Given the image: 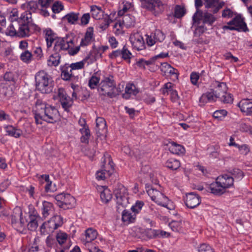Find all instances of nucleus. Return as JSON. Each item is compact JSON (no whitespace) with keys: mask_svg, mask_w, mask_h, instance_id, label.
I'll return each instance as SVG.
<instances>
[{"mask_svg":"<svg viewBox=\"0 0 252 252\" xmlns=\"http://www.w3.org/2000/svg\"><path fill=\"white\" fill-rule=\"evenodd\" d=\"M34 118L37 124H42V120L53 123L58 119L59 112L54 107L41 99H37L34 107Z\"/></svg>","mask_w":252,"mask_h":252,"instance_id":"nucleus-1","label":"nucleus"},{"mask_svg":"<svg viewBox=\"0 0 252 252\" xmlns=\"http://www.w3.org/2000/svg\"><path fill=\"white\" fill-rule=\"evenodd\" d=\"M193 25L194 28V34L200 35L207 30L206 25L211 26L215 21L216 18L211 13L202 12L197 10L192 17Z\"/></svg>","mask_w":252,"mask_h":252,"instance_id":"nucleus-2","label":"nucleus"},{"mask_svg":"<svg viewBox=\"0 0 252 252\" xmlns=\"http://www.w3.org/2000/svg\"><path fill=\"white\" fill-rule=\"evenodd\" d=\"M39 30V27L32 23V17L30 13L24 12L21 14L17 30V37L21 38L29 37L34 32H38Z\"/></svg>","mask_w":252,"mask_h":252,"instance_id":"nucleus-3","label":"nucleus"},{"mask_svg":"<svg viewBox=\"0 0 252 252\" xmlns=\"http://www.w3.org/2000/svg\"><path fill=\"white\" fill-rule=\"evenodd\" d=\"M234 179L231 175L225 174L220 176L216 181L209 185L208 188L211 193L216 195H221L233 186Z\"/></svg>","mask_w":252,"mask_h":252,"instance_id":"nucleus-4","label":"nucleus"},{"mask_svg":"<svg viewBox=\"0 0 252 252\" xmlns=\"http://www.w3.org/2000/svg\"><path fill=\"white\" fill-rule=\"evenodd\" d=\"M97 90L103 99H104L103 97L104 96L113 98L119 95L121 92L120 86H116L113 77H106L102 80L99 84Z\"/></svg>","mask_w":252,"mask_h":252,"instance_id":"nucleus-5","label":"nucleus"},{"mask_svg":"<svg viewBox=\"0 0 252 252\" xmlns=\"http://www.w3.org/2000/svg\"><path fill=\"white\" fill-rule=\"evenodd\" d=\"M36 89L43 94L52 92L54 82L52 77L44 70L38 71L35 76Z\"/></svg>","mask_w":252,"mask_h":252,"instance_id":"nucleus-6","label":"nucleus"},{"mask_svg":"<svg viewBox=\"0 0 252 252\" xmlns=\"http://www.w3.org/2000/svg\"><path fill=\"white\" fill-rule=\"evenodd\" d=\"M73 39L72 37H58L54 43L53 51L60 54L62 51L68 50L70 55L76 54L80 50V46L73 48Z\"/></svg>","mask_w":252,"mask_h":252,"instance_id":"nucleus-7","label":"nucleus"},{"mask_svg":"<svg viewBox=\"0 0 252 252\" xmlns=\"http://www.w3.org/2000/svg\"><path fill=\"white\" fill-rule=\"evenodd\" d=\"M141 7L157 16L164 10V4L160 0H140Z\"/></svg>","mask_w":252,"mask_h":252,"instance_id":"nucleus-8","label":"nucleus"},{"mask_svg":"<svg viewBox=\"0 0 252 252\" xmlns=\"http://www.w3.org/2000/svg\"><path fill=\"white\" fill-rule=\"evenodd\" d=\"M54 99H59L62 108L66 112L69 111L70 108L72 106L73 101L69 96H68L64 90L60 88L57 91H55L53 95Z\"/></svg>","mask_w":252,"mask_h":252,"instance_id":"nucleus-9","label":"nucleus"},{"mask_svg":"<svg viewBox=\"0 0 252 252\" xmlns=\"http://www.w3.org/2000/svg\"><path fill=\"white\" fill-rule=\"evenodd\" d=\"M58 205L64 209L72 208L75 203V198L69 194H59L55 196Z\"/></svg>","mask_w":252,"mask_h":252,"instance_id":"nucleus-10","label":"nucleus"},{"mask_svg":"<svg viewBox=\"0 0 252 252\" xmlns=\"http://www.w3.org/2000/svg\"><path fill=\"white\" fill-rule=\"evenodd\" d=\"M147 193L152 200L156 203L169 209L167 207L169 202L168 199L162 193L153 188L149 189L147 190Z\"/></svg>","mask_w":252,"mask_h":252,"instance_id":"nucleus-11","label":"nucleus"},{"mask_svg":"<svg viewBox=\"0 0 252 252\" xmlns=\"http://www.w3.org/2000/svg\"><path fill=\"white\" fill-rule=\"evenodd\" d=\"M214 86H217V92H218V98H220L221 101L224 103H231L233 101L231 95L227 93V87L226 84L223 82L215 81Z\"/></svg>","mask_w":252,"mask_h":252,"instance_id":"nucleus-12","label":"nucleus"},{"mask_svg":"<svg viewBox=\"0 0 252 252\" xmlns=\"http://www.w3.org/2000/svg\"><path fill=\"white\" fill-rule=\"evenodd\" d=\"M223 29L246 31L247 26L243 18L240 15H237L226 25L224 26Z\"/></svg>","mask_w":252,"mask_h":252,"instance_id":"nucleus-13","label":"nucleus"},{"mask_svg":"<svg viewBox=\"0 0 252 252\" xmlns=\"http://www.w3.org/2000/svg\"><path fill=\"white\" fill-rule=\"evenodd\" d=\"M114 192L117 203L122 206H126L128 203V194L126 189L123 185H119Z\"/></svg>","mask_w":252,"mask_h":252,"instance_id":"nucleus-14","label":"nucleus"},{"mask_svg":"<svg viewBox=\"0 0 252 252\" xmlns=\"http://www.w3.org/2000/svg\"><path fill=\"white\" fill-rule=\"evenodd\" d=\"M129 40L132 47L137 50L145 48V42L142 36L139 32H133L129 37Z\"/></svg>","mask_w":252,"mask_h":252,"instance_id":"nucleus-15","label":"nucleus"},{"mask_svg":"<svg viewBox=\"0 0 252 252\" xmlns=\"http://www.w3.org/2000/svg\"><path fill=\"white\" fill-rule=\"evenodd\" d=\"M213 87L215 90H211L210 92H207L203 94L199 98V105L200 106L204 105L205 104L215 101L218 98V94L217 92V86H214L213 83Z\"/></svg>","mask_w":252,"mask_h":252,"instance_id":"nucleus-16","label":"nucleus"},{"mask_svg":"<svg viewBox=\"0 0 252 252\" xmlns=\"http://www.w3.org/2000/svg\"><path fill=\"white\" fill-rule=\"evenodd\" d=\"M237 105L244 114L246 116L252 115V99H243Z\"/></svg>","mask_w":252,"mask_h":252,"instance_id":"nucleus-17","label":"nucleus"},{"mask_svg":"<svg viewBox=\"0 0 252 252\" xmlns=\"http://www.w3.org/2000/svg\"><path fill=\"white\" fill-rule=\"evenodd\" d=\"M97 234L96 230L92 228H88L85 231V238L81 240V242L86 248H87L90 245L91 242L96 238Z\"/></svg>","mask_w":252,"mask_h":252,"instance_id":"nucleus-18","label":"nucleus"},{"mask_svg":"<svg viewBox=\"0 0 252 252\" xmlns=\"http://www.w3.org/2000/svg\"><path fill=\"white\" fill-rule=\"evenodd\" d=\"M185 200L186 206L189 208H194L201 203L200 197L193 192L187 193Z\"/></svg>","mask_w":252,"mask_h":252,"instance_id":"nucleus-19","label":"nucleus"},{"mask_svg":"<svg viewBox=\"0 0 252 252\" xmlns=\"http://www.w3.org/2000/svg\"><path fill=\"white\" fill-rule=\"evenodd\" d=\"M94 40V28L91 27H89L87 29L84 37L82 38L79 46L80 47L87 46L91 44Z\"/></svg>","mask_w":252,"mask_h":252,"instance_id":"nucleus-20","label":"nucleus"},{"mask_svg":"<svg viewBox=\"0 0 252 252\" xmlns=\"http://www.w3.org/2000/svg\"><path fill=\"white\" fill-rule=\"evenodd\" d=\"M38 2L37 3L35 1L31 0L22 4L21 6V8L24 10V12H27L30 13L32 15V13L38 11L40 13V7L38 6Z\"/></svg>","mask_w":252,"mask_h":252,"instance_id":"nucleus-21","label":"nucleus"},{"mask_svg":"<svg viewBox=\"0 0 252 252\" xmlns=\"http://www.w3.org/2000/svg\"><path fill=\"white\" fill-rule=\"evenodd\" d=\"M38 1L40 8V14L44 17L49 16L50 14L48 9H50L53 0H38Z\"/></svg>","mask_w":252,"mask_h":252,"instance_id":"nucleus-22","label":"nucleus"},{"mask_svg":"<svg viewBox=\"0 0 252 252\" xmlns=\"http://www.w3.org/2000/svg\"><path fill=\"white\" fill-rule=\"evenodd\" d=\"M43 33L45 34L47 47L48 48H49L52 47L53 43L55 42L56 39L58 37L53 31L49 28L45 29L43 31Z\"/></svg>","mask_w":252,"mask_h":252,"instance_id":"nucleus-23","label":"nucleus"},{"mask_svg":"<svg viewBox=\"0 0 252 252\" xmlns=\"http://www.w3.org/2000/svg\"><path fill=\"white\" fill-rule=\"evenodd\" d=\"M60 224L56 223V221H44L41 226V232L45 234L53 232L58 228Z\"/></svg>","mask_w":252,"mask_h":252,"instance_id":"nucleus-24","label":"nucleus"},{"mask_svg":"<svg viewBox=\"0 0 252 252\" xmlns=\"http://www.w3.org/2000/svg\"><path fill=\"white\" fill-rule=\"evenodd\" d=\"M224 4L223 2H220V0H206L205 7L207 8H212L214 13H216L221 8Z\"/></svg>","mask_w":252,"mask_h":252,"instance_id":"nucleus-25","label":"nucleus"},{"mask_svg":"<svg viewBox=\"0 0 252 252\" xmlns=\"http://www.w3.org/2000/svg\"><path fill=\"white\" fill-rule=\"evenodd\" d=\"M4 128L6 131V135L16 138H19L23 134L22 130L11 125L6 126Z\"/></svg>","mask_w":252,"mask_h":252,"instance_id":"nucleus-26","label":"nucleus"},{"mask_svg":"<svg viewBox=\"0 0 252 252\" xmlns=\"http://www.w3.org/2000/svg\"><path fill=\"white\" fill-rule=\"evenodd\" d=\"M95 130L99 135H103L106 133V123L103 118L99 117L96 119Z\"/></svg>","mask_w":252,"mask_h":252,"instance_id":"nucleus-27","label":"nucleus"},{"mask_svg":"<svg viewBox=\"0 0 252 252\" xmlns=\"http://www.w3.org/2000/svg\"><path fill=\"white\" fill-rule=\"evenodd\" d=\"M100 191V198L104 203L108 202L112 197V194L110 190L105 186H100L98 189Z\"/></svg>","mask_w":252,"mask_h":252,"instance_id":"nucleus-28","label":"nucleus"},{"mask_svg":"<svg viewBox=\"0 0 252 252\" xmlns=\"http://www.w3.org/2000/svg\"><path fill=\"white\" fill-rule=\"evenodd\" d=\"M61 70V76L63 80L67 81L71 80L72 78L74 77L72 72L73 69L69 64H65L62 66Z\"/></svg>","mask_w":252,"mask_h":252,"instance_id":"nucleus-29","label":"nucleus"},{"mask_svg":"<svg viewBox=\"0 0 252 252\" xmlns=\"http://www.w3.org/2000/svg\"><path fill=\"white\" fill-rule=\"evenodd\" d=\"M17 25V24H15L14 23H10L7 27L6 26L4 28L0 27V32L5 33L7 35L17 36V30L15 27Z\"/></svg>","mask_w":252,"mask_h":252,"instance_id":"nucleus-30","label":"nucleus"},{"mask_svg":"<svg viewBox=\"0 0 252 252\" xmlns=\"http://www.w3.org/2000/svg\"><path fill=\"white\" fill-rule=\"evenodd\" d=\"M91 13L92 16L95 19L100 20L104 18L105 14L104 11L100 7L94 5L91 6Z\"/></svg>","mask_w":252,"mask_h":252,"instance_id":"nucleus-31","label":"nucleus"},{"mask_svg":"<svg viewBox=\"0 0 252 252\" xmlns=\"http://www.w3.org/2000/svg\"><path fill=\"white\" fill-rule=\"evenodd\" d=\"M108 166L110 167L109 170H106V169H104L96 172V178L98 180H103L106 178L107 176H109L112 173L114 170V167L110 161Z\"/></svg>","mask_w":252,"mask_h":252,"instance_id":"nucleus-32","label":"nucleus"},{"mask_svg":"<svg viewBox=\"0 0 252 252\" xmlns=\"http://www.w3.org/2000/svg\"><path fill=\"white\" fill-rule=\"evenodd\" d=\"M61 55L58 53L55 52L50 55L47 60V64L50 66H57L60 63Z\"/></svg>","mask_w":252,"mask_h":252,"instance_id":"nucleus-33","label":"nucleus"},{"mask_svg":"<svg viewBox=\"0 0 252 252\" xmlns=\"http://www.w3.org/2000/svg\"><path fill=\"white\" fill-rule=\"evenodd\" d=\"M123 16L121 21L126 28H129L134 26L135 18L134 16L129 14L124 15Z\"/></svg>","mask_w":252,"mask_h":252,"instance_id":"nucleus-34","label":"nucleus"},{"mask_svg":"<svg viewBox=\"0 0 252 252\" xmlns=\"http://www.w3.org/2000/svg\"><path fill=\"white\" fill-rule=\"evenodd\" d=\"M53 210V205L51 203L44 201L42 203V219H46L49 215Z\"/></svg>","mask_w":252,"mask_h":252,"instance_id":"nucleus-35","label":"nucleus"},{"mask_svg":"<svg viewBox=\"0 0 252 252\" xmlns=\"http://www.w3.org/2000/svg\"><path fill=\"white\" fill-rule=\"evenodd\" d=\"M138 93V90L136 88L135 85L132 84H128L125 88V94H123V96L125 98H128V95H136Z\"/></svg>","mask_w":252,"mask_h":252,"instance_id":"nucleus-36","label":"nucleus"},{"mask_svg":"<svg viewBox=\"0 0 252 252\" xmlns=\"http://www.w3.org/2000/svg\"><path fill=\"white\" fill-rule=\"evenodd\" d=\"M99 50V47H94L93 50L91 51L90 55L86 57V59H89L91 62H93L97 59L100 58L101 57V55L102 54V52Z\"/></svg>","mask_w":252,"mask_h":252,"instance_id":"nucleus-37","label":"nucleus"},{"mask_svg":"<svg viewBox=\"0 0 252 252\" xmlns=\"http://www.w3.org/2000/svg\"><path fill=\"white\" fill-rule=\"evenodd\" d=\"M80 131L82 134L81 137V141L82 143H88L90 136V132L88 127H82L80 129Z\"/></svg>","mask_w":252,"mask_h":252,"instance_id":"nucleus-38","label":"nucleus"},{"mask_svg":"<svg viewBox=\"0 0 252 252\" xmlns=\"http://www.w3.org/2000/svg\"><path fill=\"white\" fill-rule=\"evenodd\" d=\"M132 8V4L130 2L123 1L121 6V9L118 11V15L119 16H123L125 13Z\"/></svg>","mask_w":252,"mask_h":252,"instance_id":"nucleus-39","label":"nucleus"},{"mask_svg":"<svg viewBox=\"0 0 252 252\" xmlns=\"http://www.w3.org/2000/svg\"><path fill=\"white\" fill-rule=\"evenodd\" d=\"M136 215L132 211L125 210L122 213V220H133Z\"/></svg>","mask_w":252,"mask_h":252,"instance_id":"nucleus-40","label":"nucleus"},{"mask_svg":"<svg viewBox=\"0 0 252 252\" xmlns=\"http://www.w3.org/2000/svg\"><path fill=\"white\" fill-rule=\"evenodd\" d=\"M122 58L128 63H130V59L133 57L131 52L128 50L127 48L124 46L122 49Z\"/></svg>","mask_w":252,"mask_h":252,"instance_id":"nucleus-41","label":"nucleus"},{"mask_svg":"<svg viewBox=\"0 0 252 252\" xmlns=\"http://www.w3.org/2000/svg\"><path fill=\"white\" fill-rule=\"evenodd\" d=\"M137 65L140 67H145V66L150 65L152 64H156V63L154 60V58L153 57L151 58L148 60H145L143 59H139L136 63Z\"/></svg>","mask_w":252,"mask_h":252,"instance_id":"nucleus-42","label":"nucleus"},{"mask_svg":"<svg viewBox=\"0 0 252 252\" xmlns=\"http://www.w3.org/2000/svg\"><path fill=\"white\" fill-rule=\"evenodd\" d=\"M99 81V77L94 75L90 78L88 85L91 89H94L98 87Z\"/></svg>","mask_w":252,"mask_h":252,"instance_id":"nucleus-43","label":"nucleus"},{"mask_svg":"<svg viewBox=\"0 0 252 252\" xmlns=\"http://www.w3.org/2000/svg\"><path fill=\"white\" fill-rule=\"evenodd\" d=\"M78 15L79 13L71 12L66 14L63 18L64 20H66L68 23L73 24L78 20Z\"/></svg>","mask_w":252,"mask_h":252,"instance_id":"nucleus-44","label":"nucleus"},{"mask_svg":"<svg viewBox=\"0 0 252 252\" xmlns=\"http://www.w3.org/2000/svg\"><path fill=\"white\" fill-rule=\"evenodd\" d=\"M32 55L28 50H25L20 55L21 60L24 63H29L32 60Z\"/></svg>","mask_w":252,"mask_h":252,"instance_id":"nucleus-45","label":"nucleus"},{"mask_svg":"<svg viewBox=\"0 0 252 252\" xmlns=\"http://www.w3.org/2000/svg\"><path fill=\"white\" fill-rule=\"evenodd\" d=\"M160 64L161 71L164 73L165 75L170 74L172 73V66L167 63H159Z\"/></svg>","mask_w":252,"mask_h":252,"instance_id":"nucleus-46","label":"nucleus"},{"mask_svg":"<svg viewBox=\"0 0 252 252\" xmlns=\"http://www.w3.org/2000/svg\"><path fill=\"white\" fill-rule=\"evenodd\" d=\"M29 217L30 220H38L40 219L37 211L32 206L29 208Z\"/></svg>","mask_w":252,"mask_h":252,"instance_id":"nucleus-47","label":"nucleus"},{"mask_svg":"<svg viewBox=\"0 0 252 252\" xmlns=\"http://www.w3.org/2000/svg\"><path fill=\"white\" fill-rule=\"evenodd\" d=\"M144 204V203L142 201H136L135 204L132 206L131 211L136 215L141 210Z\"/></svg>","mask_w":252,"mask_h":252,"instance_id":"nucleus-48","label":"nucleus"},{"mask_svg":"<svg viewBox=\"0 0 252 252\" xmlns=\"http://www.w3.org/2000/svg\"><path fill=\"white\" fill-rule=\"evenodd\" d=\"M142 233L144 234L148 238L151 239L154 237H157L158 234L157 229H146L145 230H142Z\"/></svg>","mask_w":252,"mask_h":252,"instance_id":"nucleus-49","label":"nucleus"},{"mask_svg":"<svg viewBox=\"0 0 252 252\" xmlns=\"http://www.w3.org/2000/svg\"><path fill=\"white\" fill-rule=\"evenodd\" d=\"M103 19V22L99 25V28L102 31L105 30L109 27L110 23L112 21L107 14H105V16Z\"/></svg>","mask_w":252,"mask_h":252,"instance_id":"nucleus-50","label":"nucleus"},{"mask_svg":"<svg viewBox=\"0 0 252 252\" xmlns=\"http://www.w3.org/2000/svg\"><path fill=\"white\" fill-rule=\"evenodd\" d=\"M231 175L234 180L239 181L243 178L244 173L239 169H234L231 171Z\"/></svg>","mask_w":252,"mask_h":252,"instance_id":"nucleus-51","label":"nucleus"},{"mask_svg":"<svg viewBox=\"0 0 252 252\" xmlns=\"http://www.w3.org/2000/svg\"><path fill=\"white\" fill-rule=\"evenodd\" d=\"M19 18L18 17V12L16 9H13L9 15V20L11 23H14L15 24L19 23Z\"/></svg>","mask_w":252,"mask_h":252,"instance_id":"nucleus-52","label":"nucleus"},{"mask_svg":"<svg viewBox=\"0 0 252 252\" xmlns=\"http://www.w3.org/2000/svg\"><path fill=\"white\" fill-rule=\"evenodd\" d=\"M67 234L63 232H59L57 233L56 235L57 240L59 244L61 245H63L66 242V241L67 239Z\"/></svg>","mask_w":252,"mask_h":252,"instance_id":"nucleus-53","label":"nucleus"},{"mask_svg":"<svg viewBox=\"0 0 252 252\" xmlns=\"http://www.w3.org/2000/svg\"><path fill=\"white\" fill-rule=\"evenodd\" d=\"M227 113V111L224 109L219 110L214 112L213 117L218 120H221L226 116Z\"/></svg>","mask_w":252,"mask_h":252,"instance_id":"nucleus-54","label":"nucleus"},{"mask_svg":"<svg viewBox=\"0 0 252 252\" xmlns=\"http://www.w3.org/2000/svg\"><path fill=\"white\" fill-rule=\"evenodd\" d=\"M185 152L186 150L183 146L174 142V154L178 156H183L185 154Z\"/></svg>","mask_w":252,"mask_h":252,"instance_id":"nucleus-55","label":"nucleus"},{"mask_svg":"<svg viewBox=\"0 0 252 252\" xmlns=\"http://www.w3.org/2000/svg\"><path fill=\"white\" fill-rule=\"evenodd\" d=\"M51 9L53 13H58L63 9V6L61 2L57 1L53 3Z\"/></svg>","mask_w":252,"mask_h":252,"instance_id":"nucleus-56","label":"nucleus"},{"mask_svg":"<svg viewBox=\"0 0 252 252\" xmlns=\"http://www.w3.org/2000/svg\"><path fill=\"white\" fill-rule=\"evenodd\" d=\"M185 14V10L183 7L176 5L174 8V17L180 18Z\"/></svg>","mask_w":252,"mask_h":252,"instance_id":"nucleus-57","label":"nucleus"},{"mask_svg":"<svg viewBox=\"0 0 252 252\" xmlns=\"http://www.w3.org/2000/svg\"><path fill=\"white\" fill-rule=\"evenodd\" d=\"M153 35L156 42H161L165 39V35L160 30H156Z\"/></svg>","mask_w":252,"mask_h":252,"instance_id":"nucleus-58","label":"nucleus"},{"mask_svg":"<svg viewBox=\"0 0 252 252\" xmlns=\"http://www.w3.org/2000/svg\"><path fill=\"white\" fill-rule=\"evenodd\" d=\"M238 128L241 131L250 132L251 133L252 130V127L243 122H240L238 124Z\"/></svg>","mask_w":252,"mask_h":252,"instance_id":"nucleus-59","label":"nucleus"},{"mask_svg":"<svg viewBox=\"0 0 252 252\" xmlns=\"http://www.w3.org/2000/svg\"><path fill=\"white\" fill-rule=\"evenodd\" d=\"M198 252H215V251L209 245L202 244L198 248Z\"/></svg>","mask_w":252,"mask_h":252,"instance_id":"nucleus-60","label":"nucleus"},{"mask_svg":"<svg viewBox=\"0 0 252 252\" xmlns=\"http://www.w3.org/2000/svg\"><path fill=\"white\" fill-rule=\"evenodd\" d=\"M39 242V239L38 237L35 238L32 245L29 248L28 252H35L39 251L38 243Z\"/></svg>","mask_w":252,"mask_h":252,"instance_id":"nucleus-61","label":"nucleus"},{"mask_svg":"<svg viewBox=\"0 0 252 252\" xmlns=\"http://www.w3.org/2000/svg\"><path fill=\"white\" fill-rule=\"evenodd\" d=\"M172 88L173 86L171 83L168 82L165 84L164 88L162 89V93L164 94H168L169 93H170L171 94H172L173 93Z\"/></svg>","mask_w":252,"mask_h":252,"instance_id":"nucleus-62","label":"nucleus"},{"mask_svg":"<svg viewBox=\"0 0 252 252\" xmlns=\"http://www.w3.org/2000/svg\"><path fill=\"white\" fill-rule=\"evenodd\" d=\"M125 26L122 23L121 20L115 23L114 26V28L116 29V33L117 34H120L122 32V29Z\"/></svg>","mask_w":252,"mask_h":252,"instance_id":"nucleus-63","label":"nucleus"},{"mask_svg":"<svg viewBox=\"0 0 252 252\" xmlns=\"http://www.w3.org/2000/svg\"><path fill=\"white\" fill-rule=\"evenodd\" d=\"M3 79L6 81H14L15 79V76L12 72H6L3 75Z\"/></svg>","mask_w":252,"mask_h":252,"instance_id":"nucleus-64","label":"nucleus"}]
</instances>
